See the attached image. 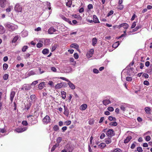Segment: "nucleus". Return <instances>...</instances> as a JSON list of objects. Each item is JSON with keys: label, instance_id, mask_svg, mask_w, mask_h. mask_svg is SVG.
Instances as JSON below:
<instances>
[{"label": "nucleus", "instance_id": "1", "mask_svg": "<svg viewBox=\"0 0 152 152\" xmlns=\"http://www.w3.org/2000/svg\"><path fill=\"white\" fill-rule=\"evenodd\" d=\"M4 26L9 31H12L17 29V26L14 24L8 22L4 24Z\"/></svg>", "mask_w": 152, "mask_h": 152}, {"label": "nucleus", "instance_id": "2", "mask_svg": "<svg viewBox=\"0 0 152 152\" xmlns=\"http://www.w3.org/2000/svg\"><path fill=\"white\" fill-rule=\"evenodd\" d=\"M59 78L68 82V84L69 86V87L72 89L74 90L75 88V85L68 79L63 77H60Z\"/></svg>", "mask_w": 152, "mask_h": 152}, {"label": "nucleus", "instance_id": "3", "mask_svg": "<svg viewBox=\"0 0 152 152\" xmlns=\"http://www.w3.org/2000/svg\"><path fill=\"white\" fill-rule=\"evenodd\" d=\"M50 121V117L46 115L42 119L43 124H47Z\"/></svg>", "mask_w": 152, "mask_h": 152}, {"label": "nucleus", "instance_id": "4", "mask_svg": "<svg viewBox=\"0 0 152 152\" xmlns=\"http://www.w3.org/2000/svg\"><path fill=\"white\" fill-rule=\"evenodd\" d=\"M107 136L110 137L114 135V131L112 129H108L106 133Z\"/></svg>", "mask_w": 152, "mask_h": 152}, {"label": "nucleus", "instance_id": "5", "mask_svg": "<svg viewBox=\"0 0 152 152\" xmlns=\"http://www.w3.org/2000/svg\"><path fill=\"white\" fill-rule=\"evenodd\" d=\"M14 10L18 12H21L22 10V6L20 5L19 3H17L15 7Z\"/></svg>", "mask_w": 152, "mask_h": 152}, {"label": "nucleus", "instance_id": "6", "mask_svg": "<svg viewBox=\"0 0 152 152\" xmlns=\"http://www.w3.org/2000/svg\"><path fill=\"white\" fill-rule=\"evenodd\" d=\"M7 3V0H0V6L1 7L4 8Z\"/></svg>", "mask_w": 152, "mask_h": 152}, {"label": "nucleus", "instance_id": "7", "mask_svg": "<svg viewBox=\"0 0 152 152\" xmlns=\"http://www.w3.org/2000/svg\"><path fill=\"white\" fill-rule=\"evenodd\" d=\"M57 30L55 29L53 27H51L48 30V33L49 34H53L56 32Z\"/></svg>", "mask_w": 152, "mask_h": 152}, {"label": "nucleus", "instance_id": "8", "mask_svg": "<svg viewBox=\"0 0 152 152\" xmlns=\"http://www.w3.org/2000/svg\"><path fill=\"white\" fill-rule=\"evenodd\" d=\"M122 27H123L125 29H127L129 27V25L126 23H123L118 26H117V28L120 29Z\"/></svg>", "mask_w": 152, "mask_h": 152}, {"label": "nucleus", "instance_id": "9", "mask_svg": "<svg viewBox=\"0 0 152 152\" xmlns=\"http://www.w3.org/2000/svg\"><path fill=\"white\" fill-rule=\"evenodd\" d=\"M31 85L29 84H25L23 85V87L21 89L23 90L24 89L26 91H28L30 90L31 88Z\"/></svg>", "mask_w": 152, "mask_h": 152}, {"label": "nucleus", "instance_id": "10", "mask_svg": "<svg viewBox=\"0 0 152 152\" xmlns=\"http://www.w3.org/2000/svg\"><path fill=\"white\" fill-rule=\"evenodd\" d=\"M15 94V92L14 91H11L10 95V99L11 102H13Z\"/></svg>", "mask_w": 152, "mask_h": 152}, {"label": "nucleus", "instance_id": "11", "mask_svg": "<svg viewBox=\"0 0 152 152\" xmlns=\"http://www.w3.org/2000/svg\"><path fill=\"white\" fill-rule=\"evenodd\" d=\"M27 129V127H24L23 128H18L15 129V131L18 133H21L25 131Z\"/></svg>", "mask_w": 152, "mask_h": 152}, {"label": "nucleus", "instance_id": "12", "mask_svg": "<svg viewBox=\"0 0 152 152\" xmlns=\"http://www.w3.org/2000/svg\"><path fill=\"white\" fill-rule=\"evenodd\" d=\"M127 107V104L125 103H123L121 105L120 108L122 111H124L126 110V108Z\"/></svg>", "mask_w": 152, "mask_h": 152}, {"label": "nucleus", "instance_id": "13", "mask_svg": "<svg viewBox=\"0 0 152 152\" xmlns=\"http://www.w3.org/2000/svg\"><path fill=\"white\" fill-rule=\"evenodd\" d=\"M64 114L66 116H68L69 115V110L66 107L65 105L64 106Z\"/></svg>", "mask_w": 152, "mask_h": 152}, {"label": "nucleus", "instance_id": "14", "mask_svg": "<svg viewBox=\"0 0 152 152\" xmlns=\"http://www.w3.org/2000/svg\"><path fill=\"white\" fill-rule=\"evenodd\" d=\"M103 104L105 105H107L111 103L110 100L109 99H106L102 101Z\"/></svg>", "mask_w": 152, "mask_h": 152}, {"label": "nucleus", "instance_id": "15", "mask_svg": "<svg viewBox=\"0 0 152 152\" xmlns=\"http://www.w3.org/2000/svg\"><path fill=\"white\" fill-rule=\"evenodd\" d=\"M6 31L4 28L1 25H0V34H2L5 33Z\"/></svg>", "mask_w": 152, "mask_h": 152}, {"label": "nucleus", "instance_id": "16", "mask_svg": "<svg viewBox=\"0 0 152 152\" xmlns=\"http://www.w3.org/2000/svg\"><path fill=\"white\" fill-rule=\"evenodd\" d=\"M61 18L65 21L68 22L69 24L71 25L72 24L71 21H70L69 19L66 18L64 16H61Z\"/></svg>", "mask_w": 152, "mask_h": 152}, {"label": "nucleus", "instance_id": "17", "mask_svg": "<svg viewBox=\"0 0 152 152\" xmlns=\"http://www.w3.org/2000/svg\"><path fill=\"white\" fill-rule=\"evenodd\" d=\"M44 43L45 45H48L51 43V41L50 39H46L44 41Z\"/></svg>", "mask_w": 152, "mask_h": 152}, {"label": "nucleus", "instance_id": "18", "mask_svg": "<svg viewBox=\"0 0 152 152\" xmlns=\"http://www.w3.org/2000/svg\"><path fill=\"white\" fill-rule=\"evenodd\" d=\"M93 18L94 22L95 23H99L97 17L96 15H93Z\"/></svg>", "mask_w": 152, "mask_h": 152}, {"label": "nucleus", "instance_id": "19", "mask_svg": "<svg viewBox=\"0 0 152 152\" xmlns=\"http://www.w3.org/2000/svg\"><path fill=\"white\" fill-rule=\"evenodd\" d=\"M45 85V83L44 82H42L38 85V88L39 89L41 90L43 88V86Z\"/></svg>", "mask_w": 152, "mask_h": 152}, {"label": "nucleus", "instance_id": "20", "mask_svg": "<svg viewBox=\"0 0 152 152\" xmlns=\"http://www.w3.org/2000/svg\"><path fill=\"white\" fill-rule=\"evenodd\" d=\"M61 93L62 96V98L64 99H65L66 96V92L64 91H61Z\"/></svg>", "mask_w": 152, "mask_h": 152}, {"label": "nucleus", "instance_id": "21", "mask_svg": "<svg viewBox=\"0 0 152 152\" xmlns=\"http://www.w3.org/2000/svg\"><path fill=\"white\" fill-rule=\"evenodd\" d=\"M28 35V32L26 30H23L22 32V36L23 37H25Z\"/></svg>", "mask_w": 152, "mask_h": 152}, {"label": "nucleus", "instance_id": "22", "mask_svg": "<svg viewBox=\"0 0 152 152\" xmlns=\"http://www.w3.org/2000/svg\"><path fill=\"white\" fill-rule=\"evenodd\" d=\"M105 142L107 144H109L111 143L112 142V140L110 138L108 137V138H106L105 139Z\"/></svg>", "mask_w": 152, "mask_h": 152}, {"label": "nucleus", "instance_id": "23", "mask_svg": "<svg viewBox=\"0 0 152 152\" xmlns=\"http://www.w3.org/2000/svg\"><path fill=\"white\" fill-rule=\"evenodd\" d=\"M120 45L119 41H117L114 43L113 45V47L115 48H116Z\"/></svg>", "mask_w": 152, "mask_h": 152}, {"label": "nucleus", "instance_id": "24", "mask_svg": "<svg viewBox=\"0 0 152 152\" xmlns=\"http://www.w3.org/2000/svg\"><path fill=\"white\" fill-rule=\"evenodd\" d=\"M19 36L18 35L15 36L12 40V43H15L19 39Z\"/></svg>", "mask_w": 152, "mask_h": 152}, {"label": "nucleus", "instance_id": "25", "mask_svg": "<svg viewBox=\"0 0 152 152\" xmlns=\"http://www.w3.org/2000/svg\"><path fill=\"white\" fill-rule=\"evenodd\" d=\"M32 105L31 102H30L29 103L27 104L25 106V109H26L27 110H28L31 107Z\"/></svg>", "mask_w": 152, "mask_h": 152}, {"label": "nucleus", "instance_id": "26", "mask_svg": "<svg viewBox=\"0 0 152 152\" xmlns=\"http://www.w3.org/2000/svg\"><path fill=\"white\" fill-rule=\"evenodd\" d=\"M87 107V105L86 104L82 105L80 107V109L82 110H85Z\"/></svg>", "mask_w": 152, "mask_h": 152}, {"label": "nucleus", "instance_id": "27", "mask_svg": "<svg viewBox=\"0 0 152 152\" xmlns=\"http://www.w3.org/2000/svg\"><path fill=\"white\" fill-rule=\"evenodd\" d=\"M62 84L61 83H58L55 86V88L56 89H58L61 88H62V86L61 85Z\"/></svg>", "mask_w": 152, "mask_h": 152}, {"label": "nucleus", "instance_id": "28", "mask_svg": "<svg viewBox=\"0 0 152 152\" xmlns=\"http://www.w3.org/2000/svg\"><path fill=\"white\" fill-rule=\"evenodd\" d=\"M132 138L131 136H129L127 137L126 139L124 140V143H127Z\"/></svg>", "mask_w": 152, "mask_h": 152}, {"label": "nucleus", "instance_id": "29", "mask_svg": "<svg viewBox=\"0 0 152 152\" xmlns=\"http://www.w3.org/2000/svg\"><path fill=\"white\" fill-rule=\"evenodd\" d=\"M70 47L72 48H75L76 49H78L79 48L78 45L76 43H73L72 44L70 45Z\"/></svg>", "mask_w": 152, "mask_h": 152}, {"label": "nucleus", "instance_id": "30", "mask_svg": "<svg viewBox=\"0 0 152 152\" xmlns=\"http://www.w3.org/2000/svg\"><path fill=\"white\" fill-rule=\"evenodd\" d=\"M65 69L66 70V71L67 73L70 72L72 70V68L70 66L66 67V69Z\"/></svg>", "mask_w": 152, "mask_h": 152}, {"label": "nucleus", "instance_id": "31", "mask_svg": "<svg viewBox=\"0 0 152 152\" xmlns=\"http://www.w3.org/2000/svg\"><path fill=\"white\" fill-rule=\"evenodd\" d=\"M69 61L71 62L72 63V64L73 65L75 66L76 64V62L75 61H74V59L73 58H70Z\"/></svg>", "mask_w": 152, "mask_h": 152}, {"label": "nucleus", "instance_id": "32", "mask_svg": "<svg viewBox=\"0 0 152 152\" xmlns=\"http://www.w3.org/2000/svg\"><path fill=\"white\" fill-rule=\"evenodd\" d=\"M72 3V1L71 0H69L68 2L66 3V6L69 7H70Z\"/></svg>", "mask_w": 152, "mask_h": 152}, {"label": "nucleus", "instance_id": "33", "mask_svg": "<svg viewBox=\"0 0 152 152\" xmlns=\"http://www.w3.org/2000/svg\"><path fill=\"white\" fill-rule=\"evenodd\" d=\"M49 52V50L47 49H44L42 51V53L44 54H48Z\"/></svg>", "mask_w": 152, "mask_h": 152}, {"label": "nucleus", "instance_id": "34", "mask_svg": "<svg viewBox=\"0 0 152 152\" xmlns=\"http://www.w3.org/2000/svg\"><path fill=\"white\" fill-rule=\"evenodd\" d=\"M92 45L94 46L96 43L97 42V39L96 38H94L92 40Z\"/></svg>", "mask_w": 152, "mask_h": 152}, {"label": "nucleus", "instance_id": "35", "mask_svg": "<svg viewBox=\"0 0 152 152\" xmlns=\"http://www.w3.org/2000/svg\"><path fill=\"white\" fill-rule=\"evenodd\" d=\"M108 119L111 121H116V119L115 117H113L111 116H109L108 117Z\"/></svg>", "mask_w": 152, "mask_h": 152}, {"label": "nucleus", "instance_id": "36", "mask_svg": "<svg viewBox=\"0 0 152 152\" xmlns=\"http://www.w3.org/2000/svg\"><path fill=\"white\" fill-rule=\"evenodd\" d=\"M110 152H122V151L120 149L117 148L114 150H111Z\"/></svg>", "mask_w": 152, "mask_h": 152}, {"label": "nucleus", "instance_id": "37", "mask_svg": "<svg viewBox=\"0 0 152 152\" xmlns=\"http://www.w3.org/2000/svg\"><path fill=\"white\" fill-rule=\"evenodd\" d=\"M106 146V145L105 143H101L99 145V147L102 149L105 147Z\"/></svg>", "mask_w": 152, "mask_h": 152}, {"label": "nucleus", "instance_id": "38", "mask_svg": "<svg viewBox=\"0 0 152 152\" xmlns=\"http://www.w3.org/2000/svg\"><path fill=\"white\" fill-rule=\"evenodd\" d=\"M94 121H95L94 119H91L88 121V124L90 125H93L94 124Z\"/></svg>", "mask_w": 152, "mask_h": 152}, {"label": "nucleus", "instance_id": "39", "mask_svg": "<svg viewBox=\"0 0 152 152\" xmlns=\"http://www.w3.org/2000/svg\"><path fill=\"white\" fill-rule=\"evenodd\" d=\"M145 110L147 113L149 114L151 109L149 107H146L145 108Z\"/></svg>", "mask_w": 152, "mask_h": 152}, {"label": "nucleus", "instance_id": "40", "mask_svg": "<svg viewBox=\"0 0 152 152\" xmlns=\"http://www.w3.org/2000/svg\"><path fill=\"white\" fill-rule=\"evenodd\" d=\"M58 146V144H55L53 146V147L52 148L51 150V151L53 152L54 151L56 148Z\"/></svg>", "mask_w": 152, "mask_h": 152}, {"label": "nucleus", "instance_id": "41", "mask_svg": "<svg viewBox=\"0 0 152 152\" xmlns=\"http://www.w3.org/2000/svg\"><path fill=\"white\" fill-rule=\"evenodd\" d=\"M109 125L110 126H116L117 125V123L116 121H114L110 123Z\"/></svg>", "mask_w": 152, "mask_h": 152}, {"label": "nucleus", "instance_id": "42", "mask_svg": "<svg viewBox=\"0 0 152 152\" xmlns=\"http://www.w3.org/2000/svg\"><path fill=\"white\" fill-rule=\"evenodd\" d=\"M94 50L93 49H91L89 52V56L91 57L94 53Z\"/></svg>", "mask_w": 152, "mask_h": 152}, {"label": "nucleus", "instance_id": "43", "mask_svg": "<svg viewBox=\"0 0 152 152\" xmlns=\"http://www.w3.org/2000/svg\"><path fill=\"white\" fill-rule=\"evenodd\" d=\"M8 67V65L7 64H4L3 65V69L4 70H7Z\"/></svg>", "mask_w": 152, "mask_h": 152}, {"label": "nucleus", "instance_id": "44", "mask_svg": "<svg viewBox=\"0 0 152 152\" xmlns=\"http://www.w3.org/2000/svg\"><path fill=\"white\" fill-rule=\"evenodd\" d=\"M124 8V6L121 4H119L117 8L120 10H122Z\"/></svg>", "mask_w": 152, "mask_h": 152}, {"label": "nucleus", "instance_id": "45", "mask_svg": "<svg viewBox=\"0 0 152 152\" xmlns=\"http://www.w3.org/2000/svg\"><path fill=\"white\" fill-rule=\"evenodd\" d=\"M8 75L7 74H5L4 75L3 78L4 80H6L8 79Z\"/></svg>", "mask_w": 152, "mask_h": 152}, {"label": "nucleus", "instance_id": "46", "mask_svg": "<svg viewBox=\"0 0 152 152\" xmlns=\"http://www.w3.org/2000/svg\"><path fill=\"white\" fill-rule=\"evenodd\" d=\"M35 74V73L33 71H31L28 72V76H30L31 75H34Z\"/></svg>", "mask_w": 152, "mask_h": 152}, {"label": "nucleus", "instance_id": "47", "mask_svg": "<svg viewBox=\"0 0 152 152\" xmlns=\"http://www.w3.org/2000/svg\"><path fill=\"white\" fill-rule=\"evenodd\" d=\"M30 99L32 101H35V99L36 97V96L34 95H32L30 96Z\"/></svg>", "mask_w": 152, "mask_h": 152}, {"label": "nucleus", "instance_id": "48", "mask_svg": "<svg viewBox=\"0 0 152 152\" xmlns=\"http://www.w3.org/2000/svg\"><path fill=\"white\" fill-rule=\"evenodd\" d=\"M53 129L55 131H57L59 130V128L58 126L55 125L53 127Z\"/></svg>", "mask_w": 152, "mask_h": 152}, {"label": "nucleus", "instance_id": "49", "mask_svg": "<svg viewBox=\"0 0 152 152\" xmlns=\"http://www.w3.org/2000/svg\"><path fill=\"white\" fill-rule=\"evenodd\" d=\"M62 140L61 138V137H58L57 139V144H59L61 142Z\"/></svg>", "mask_w": 152, "mask_h": 152}, {"label": "nucleus", "instance_id": "50", "mask_svg": "<svg viewBox=\"0 0 152 152\" xmlns=\"http://www.w3.org/2000/svg\"><path fill=\"white\" fill-rule=\"evenodd\" d=\"M137 151L139 152H142L143 151L142 148L140 147H137Z\"/></svg>", "mask_w": 152, "mask_h": 152}, {"label": "nucleus", "instance_id": "51", "mask_svg": "<svg viewBox=\"0 0 152 152\" xmlns=\"http://www.w3.org/2000/svg\"><path fill=\"white\" fill-rule=\"evenodd\" d=\"M28 46H24L23 47L22 49V51L23 52H25L28 48Z\"/></svg>", "mask_w": 152, "mask_h": 152}, {"label": "nucleus", "instance_id": "52", "mask_svg": "<svg viewBox=\"0 0 152 152\" xmlns=\"http://www.w3.org/2000/svg\"><path fill=\"white\" fill-rule=\"evenodd\" d=\"M38 80L34 81L31 84V85L34 86L38 83Z\"/></svg>", "mask_w": 152, "mask_h": 152}, {"label": "nucleus", "instance_id": "53", "mask_svg": "<svg viewBox=\"0 0 152 152\" xmlns=\"http://www.w3.org/2000/svg\"><path fill=\"white\" fill-rule=\"evenodd\" d=\"M93 72L95 74H98L99 73V70L96 68H94L93 69Z\"/></svg>", "mask_w": 152, "mask_h": 152}, {"label": "nucleus", "instance_id": "54", "mask_svg": "<svg viewBox=\"0 0 152 152\" xmlns=\"http://www.w3.org/2000/svg\"><path fill=\"white\" fill-rule=\"evenodd\" d=\"M107 110L110 112H112L114 110V108L113 107H110L107 108Z\"/></svg>", "mask_w": 152, "mask_h": 152}, {"label": "nucleus", "instance_id": "55", "mask_svg": "<svg viewBox=\"0 0 152 152\" xmlns=\"http://www.w3.org/2000/svg\"><path fill=\"white\" fill-rule=\"evenodd\" d=\"M57 48L56 45H54L52 46V52H53L54 50H55Z\"/></svg>", "mask_w": 152, "mask_h": 152}, {"label": "nucleus", "instance_id": "56", "mask_svg": "<svg viewBox=\"0 0 152 152\" xmlns=\"http://www.w3.org/2000/svg\"><path fill=\"white\" fill-rule=\"evenodd\" d=\"M47 5L48 7V9L49 10H50L51 9V7H50V2H47Z\"/></svg>", "mask_w": 152, "mask_h": 152}, {"label": "nucleus", "instance_id": "57", "mask_svg": "<svg viewBox=\"0 0 152 152\" xmlns=\"http://www.w3.org/2000/svg\"><path fill=\"white\" fill-rule=\"evenodd\" d=\"M42 44L41 43H38L37 44V47L38 48H40L42 47Z\"/></svg>", "mask_w": 152, "mask_h": 152}, {"label": "nucleus", "instance_id": "58", "mask_svg": "<svg viewBox=\"0 0 152 152\" xmlns=\"http://www.w3.org/2000/svg\"><path fill=\"white\" fill-rule=\"evenodd\" d=\"M151 140V137L149 136H147L145 137V140L147 141H148Z\"/></svg>", "mask_w": 152, "mask_h": 152}, {"label": "nucleus", "instance_id": "59", "mask_svg": "<svg viewBox=\"0 0 152 152\" xmlns=\"http://www.w3.org/2000/svg\"><path fill=\"white\" fill-rule=\"evenodd\" d=\"M132 80V78L131 77H126V80L128 81H131Z\"/></svg>", "mask_w": 152, "mask_h": 152}, {"label": "nucleus", "instance_id": "60", "mask_svg": "<svg viewBox=\"0 0 152 152\" xmlns=\"http://www.w3.org/2000/svg\"><path fill=\"white\" fill-rule=\"evenodd\" d=\"M136 22H134L132 24V25L131 27V28H134L135 26H136Z\"/></svg>", "mask_w": 152, "mask_h": 152}, {"label": "nucleus", "instance_id": "61", "mask_svg": "<svg viewBox=\"0 0 152 152\" xmlns=\"http://www.w3.org/2000/svg\"><path fill=\"white\" fill-rule=\"evenodd\" d=\"M105 136V134L104 133H102L100 137V138L101 139H103Z\"/></svg>", "mask_w": 152, "mask_h": 152}, {"label": "nucleus", "instance_id": "62", "mask_svg": "<svg viewBox=\"0 0 152 152\" xmlns=\"http://www.w3.org/2000/svg\"><path fill=\"white\" fill-rule=\"evenodd\" d=\"M74 58L76 59H77L78 58H79V56H78V54L77 53H75L74 54Z\"/></svg>", "mask_w": 152, "mask_h": 152}, {"label": "nucleus", "instance_id": "63", "mask_svg": "<svg viewBox=\"0 0 152 152\" xmlns=\"http://www.w3.org/2000/svg\"><path fill=\"white\" fill-rule=\"evenodd\" d=\"M113 12H113V10L110 11L109 13H108L107 14V16L108 17L109 16L113 14Z\"/></svg>", "mask_w": 152, "mask_h": 152}, {"label": "nucleus", "instance_id": "64", "mask_svg": "<svg viewBox=\"0 0 152 152\" xmlns=\"http://www.w3.org/2000/svg\"><path fill=\"white\" fill-rule=\"evenodd\" d=\"M88 9L89 10H91L93 8V6L92 4H89L88 6Z\"/></svg>", "mask_w": 152, "mask_h": 152}]
</instances>
